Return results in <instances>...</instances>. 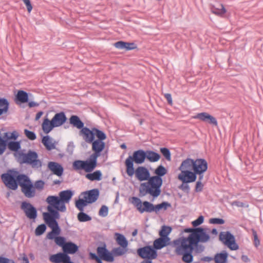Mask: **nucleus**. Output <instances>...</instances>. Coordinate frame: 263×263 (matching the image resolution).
Listing matches in <instances>:
<instances>
[{
  "label": "nucleus",
  "mask_w": 263,
  "mask_h": 263,
  "mask_svg": "<svg viewBox=\"0 0 263 263\" xmlns=\"http://www.w3.org/2000/svg\"><path fill=\"white\" fill-rule=\"evenodd\" d=\"M19 134L15 130L5 132L3 137L0 136V156L8 148L13 152L14 157L21 164H25L33 168L41 167L42 162L39 159L37 153L31 149L26 153L25 149H22L21 141L17 140Z\"/></svg>",
  "instance_id": "1"
},
{
  "label": "nucleus",
  "mask_w": 263,
  "mask_h": 263,
  "mask_svg": "<svg viewBox=\"0 0 263 263\" xmlns=\"http://www.w3.org/2000/svg\"><path fill=\"white\" fill-rule=\"evenodd\" d=\"M200 241L191 237L182 236L174 240L173 243L176 247V253L182 256V260L185 263H192L193 261V251L197 254L202 252L204 247Z\"/></svg>",
  "instance_id": "2"
},
{
  "label": "nucleus",
  "mask_w": 263,
  "mask_h": 263,
  "mask_svg": "<svg viewBox=\"0 0 263 263\" xmlns=\"http://www.w3.org/2000/svg\"><path fill=\"white\" fill-rule=\"evenodd\" d=\"M126 173L130 177L135 174L136 178L140 181H147L140 183L139 188V196L142 197L149 194L152 198L151 201H154L155 199L154 187L153 184L149 183L151 181L152 176H151L149 170L144 166H139L136 168H135L134 166L126 168Z\"/></svg>",
  "instance_id": "3"
},
{
  "label": "nucleus",
  "mask_w": 263,
  "mask_h": 263,
  "mask_svg": "<svg viewBox=\"0 0 263 263\" xmlns=\"http://www.w3.org/2000/svg\"><path fill=\"white\" fill-rule=\"evenodd\" d=\"M208 166V163L204 158L192 159L187 157L182 161L178 167V170L181 172L178 175V179L194 175L198 173L206 172Z\"/></svg>",
  "instance_id": "4"
},
{
  "label": "nucleus",
  "mask_w": 263,
  "mask_h": 263,
  "mask_svg": "<svg viewBox=\"0 0 263 263\" xmlns=\"http://www.w3.org/2000/svg\"><path fill=\"white\" fill-rule=\"evenodd\" d=\"M26 175L25 174L20 173L15 169L8 170L6 173L1 175V177L5 186L12 190L16 191L21 179Z\"/></svg>",
  "instance_id": "5"
},
{
  "label": "nucleus",
  "mask_w": 263,
  "mask_h": 263,
  "mask_svg": "<svg viewBox=\"0 0 263 263\" xmlns=\"http://www.w3.org/2000/svg\"><path fill=\"white\" fill-rule=\"evenodd\" d=\"M167 173V170L163 165H158L154 170L155 175L152 176L149 183L153 184L154 198L156 199L161 193V187L163 184L162 177Z\"/></svg>",
  "instance_id": "6"
},
{
  "label": "nucleus",
  "mask_w": 263,
  "mask_h": 263,
  "mask_svg": "<svg viewBox=\"0 0 263 263\" xmlns=\"http://www.w3.org/2000/svg\"><path fill=\"white\" fill-rule=\"evenodd\" d=\"M74 192L72 190H63L59 193V195H49L46 199L61 206L62 210L66 208V203H68L74 195Z\"/></svg>",
  "instance_id": "7"
},
{
  "label": "nucleus",
  "mask_w": 263,
  "mask_h": 263,
  "mask_svg": "<svg viewBox=\"0 0 263 263\" xmlns=\"http://www.w3.org/2000/svg\"><path fill=\"white\" fill-rule=\"evenodd\" d=\"M80 136L83 137L86 142L90 143L96 141V139L104 138L107 135L104 131L97 127H88L86 126L84 129L81 131Z\"/></svg>",
  "instance_id": "8"
},
{
  "label": "nucleus",
  "mask_w": 263,
  "mask_h": 263,
  "mask_svg": "<svg viewBox=\"0 0 263 263\" xmlns=\"http://www.w3.org/2000/svg\"><path fill=\"white\" fill-rule=\"evenodd\" d=\"M129 200L141 214L144 212L156 213V204L152 203L151 201H143L139 197L135 196L129 198Z\"/></svg>",
  "instance_id": "9"
},
{
  "label": "nucleus",
  "mask_w": 263,
  "mask_h": 263,
  "mask_svg": "<svg viewBox=\"0 0 263 263\" xmlns=\"http://www.w3.org/2000/svg\"><path fill=\"white\" fill-rule=\"evenodd\" d=\"M145 161V150L139 149L134 151L132 155H129L125 159V168L134 167V163L140 165Z\"/></svg>",
  "instance_id": "10"
},
{
  "label": "nucleus",
  "mask_w": 263,
  "mask_h": 263,
  "mask_svg": "<svg viewBox=\"0 0 263 263\" xmlns=\"http://www.w3.org/2000/svg\"><path fill=\"white\" fill-rule=\"evenodd\" d=\"M97 164L89 157L86 160H76L72 164V168L76 171L84 170L90 173L96 168Z\"/></svg>",
  "instance_id": "11"
},
{
  "label": "nucleus",
  "mask_w": 263,
  "mask_h": 263,
  "mask_svg": "<svg viewBox=\"0 0 263 263\" xmlns=\"http://www.w3.org/2000/svg\"><path fill=\"white\" fill-rule=\"evenodd\" d=\"M205 172H202L201 173H198L195 175L194 174V175H190L186 177L178 179L181 181V184L179 185L178 188L183 191L184 193L189 194L190 192V186L189 184L190 183L195 182L197 179L198 176V179L197 181L202 182V180L203 179L204 173Z\"/></svg>",
  "instance_id": "12"
},
{
  "label": "nucleus",
  "mask_w": 263,
  "mask_h": 263,
  "mask_svg": "<svg viewBox=\"0 0 263 263\" xmlns=\"http://www.w3.org/2000/svg\"><path fill=\"white\" fill-rule=\"evenodd\" d=\"M171 244V241H169L168 238L159 237L154 241L153 245H147L141 248L158 256V250H160Z\"/></svg>",
  "instance_id": "13"
},
{
  "label": "nucleus",
  "mask_w": 263,
  "mask_h": 263,
  "mask_svg": "<svg viewBox=\"0 0 263 263\" xmlns=\"http://www.w3.org/2000/svg\"><path fill=\"white\" fill-rule=\"evenodd\" d=\"M57 246L62 248V251L66 255L75 254L79 251V246L72 241H67L65 237H61Z\"/></svg>",
  "instance_id": "14"
},
{
  "label": "nucleus",
  "mask_w": 263,
  "mask_h": 263,
  "mask_svg": "<svg viewBox=\"0 0 263 263\" xmlns=\"http://www.w3.org/2000/svg\"><path fill=\"white\" fill-rule=\"evenodd\" d=\"M219 240L232 251L239 249V245L236 241L235 236L229 231L220 232Z\"/></svg>",
  "instance_id": "15"
},
{
  "label": "nucleus",
  "mask_w": 263,
  "mask_h": 263,
  "mask_svg": "<svg viewBox=\"0 0 263 263\" xmlns=\"http://www.w3.org/2000/svg\"><path fill=\"white\" fill-rule=\"evenodd\" d=\"M107 138V136L104 138L96 139V141L90 143L93 153L89 157L98 165V158L102 155V153L105 148L106 143L104 141Z\"/></svg>",
  "instance_id": "16"
},
{
  "label": "nucleus",
  "mask_w": 263,
  "mask_h": 263,
  "mask_svg": "<svg viewBox=\"0 0 263 263\" xmlns=\"http://www.w3.org/2000/svg\"><path fill=\"white\" fill-rule=\"evenodd\" d=\"M18 185L21 186V191L25 197L29 198L34 197L35 195V187L28 175H26L23 177Z\"/></svg>",
  "instance_id": "17"
},
{
  "label": "nucleus",
  "mask_w": 263,
  "mask_h": 263,
  "mask_svg": "<svg viewBox=\"0 0 263 263\" xmlns=\"http://www.w3.org/2000/svg\"><path fill=\"white\" fill-rule=\"evenodd\" d=\"M210 232L209 228L199 227L195 228L194 232L190 234L188 236L197 239L200 242L205 243L210 239Z\"/></svg>",
  "instance_id": "18"
},
{
  "label": "nucleus",
  "mask_w": 263,
  "mask_h": 263,
  "mask_svg": "<svg viewBox=\"0 0 263 263\" xmlns=\"http://www.w3.org/2000/svg\"><path fill=\"white\" fill-rule=\"evenodd\" d=\"M21 209L23 211L27 218L35 221L37 216V211L33 205L29 202L24 201L21 203Z\"/></svg>",
  "instance_id": "19"
},
{
  "label": "nucleus",
  "mask_w": 263,
  "mask_h": 263,
  "mask_svg": "<svg viewBox=\"0 0 263 263\" xmlns=\"http://www.w3.org/2000/svg\"><path fill=\"white\" fill-rule=\"evenodd\" d=\"M193 118L208 123L212 126L217 127L218 125L216 118L206 112L198 113L197 115L194 116Z\"/></svg>",
  "instance_id": "20"
},
{
  "label": "nucleus",
  "mask_w": 263,
  "mask_h": 263,
  "mask_svg": "<svg viewBox=\"0 0 263 263\" xmlns=\"http://www.w3.org/2000/svg\"><path fill=\"white\" fill-rule=\"evenodd\" d=\"M46 202L48 204L47 206V210L49 213H51L53 220H57V219H59L60 218L59 212H65L66 211V208H65L64 210H62L61 206L51 201H48L47 199H46Z\"/></svg>",
  "instance_id": "21"
},
{
  "label": "nucleus",
  "mask_w": 263,
  "mask_h": 263,
  "mask_svg": "<svg viewBox=\"0 0 263 263\" xmlns=\"http://www.w3.org/2000/svg\"><path fill=\"white\" fill-rule=\"evenodd\" d=\"M15 98L14 102L17 105H22L28 102L29 96L32 95L29 92H27L23 90H15L14 91Z\"/></svg>",
  "instance_id": "22"
},
{
  "label": "nucleus",
  "mask_w": 263,
  "mask_h": 263,
  "mask_svg": "<svg viewBox=\"0 0 263 263\" xmlns=\"http://www.w3.org/2000/svg\"><path fill=\"white\" fill-rule=\"evenodd\" d=\"M96 251L99 256L103 257V260L111 262L110 251L107 249L105 242H101L100 245L97 247Z\"/></svg>",
  "instance_id": "23"
},
{
  "label": "nucleus",
  "mask_w": 263,
  "mask_h": 263,
  "mask_svg": "<svg viewBox=\"0 0 263 263\" xmlns=\"http://www.w3.org/2000/svg\"><path fill=\"white\" fill-rule=\"evenodd\" d=\"M137 255L144 260L140 263H153L152 260L157 258V256L148 252L141 247L136 250Z\"/></svg>",
  "instance_id": "24"
},
{
  "label": "nucleus",
  "mask_w": 263,
  "mask_h": 263,
  "mask_svg": "<svg viewBox=\"0 0 263 263\" xmlns=\"http://www.w3.org/2000/svg\"><path fill=\"white\" fill-rule=\"evenodd\" d=\"M89 204L95 202L99 197L100 191L98 189H93L81 193Z\"/></svg>",
  "instance_id": "25"
},
{
  "label": "nucleus",
  "mask_w": 263,
  "mask_h": 263,
  "mask_svg": "<svg viewBox=\"0 0 263 263\" xmlns=\"http://www.w3.org/2000/svg\"><path fill=\"white\" fill-rule=\"evenodd\" d=\"M114 46L119 49L124 50L125 51H129L138 49L136 44L134 42H128L124 41H119L113 44Z\"/></svg>",
  "instance_id": "26"
},
{
  "label": "nucleus",
  "mask_w": 263,
  "mask_h": 263,
  "mask_svg": "<svg viewBox=\"0 0 263 263\" xmlns=\"http://www.w3.org/2000/svg\"><path fill=\"white\" fill-rule=\"evenodd\" d=\"M48 168L54 175L61 177L64 173V168L62 164L56 162L50 161L48 163Z\"/></svg>",
  "instance_id": "27"
},
{
  "label": "nucleus",
  "mask_w": 263,
  "mask_h": 263,
  "mask_svg": "<svg viewBox=\"0 0 263 263\" xmlns=\"http://www.w3.org/2000/svg\"><path fill=\"white\" fill-rule=\"evenodd\" d=\"M51 120L53 122L52 123L55 125V127H57L64 124L67 120V118L65 113L62 111L56 113Z\"/></svg>",
  "instance_id": "28"
},
{
  "label": "nucleus",
  "mask_w": 263,
  "mask_h": 263,
  "mask_svg": "<svg viewBox=\"0 0 263 263\" xmlns=\"http://www.w3.org/2000/svg\"><path fill=\"white\" fill-rule=\"evenodd\" d=\"M69 124L73 127L79 129V135L81 134V131L84 129L86 126H84V123L81 120L77 115H71L69 119Z\"/></svg>",
  "instance_id": "29"
},
{
  "label": "nucleus",
  "mask_w": 263,
  "mask_h": 263,
  "mask_svg": "<svg viewBox=\"0 0 263 263\" xmlns=\"http://www.w3.org/2000/svg\"><path fill=\"white\" fill-rule=\"evenodd\" d=\"M128 251L127 247L120 246L112 248L110 251L111 262L115 260V257L122 256Z\"/></svg>",
  "instance_id": "30"
},
{
  "label": "nucleus",
  "mask_w": 263,
  "mask_h": 263,
  "mask_svg": "<svg viewBox=\"0 0 263 263\" xmlns=\"http://www.w3.org/2000/svg\"><path fill=\"white\" fill-rule=\"evenodd\" d=\"M161 155L153 150H145V160L154 163L158 161L161 158Z\"/></svg>",
  "instance_id": "31"
},
{
  "label": "nucleus",
  "mask_w": 263,
  "mask_h": 263,
  "mask_svg": "<svg viewBox=\"0 0 263 263\" xmlns=\"http://www.w3.org/2000/svg\"><path fill=\"white\" fill-rule=\"evenodd\" d=\"M66 255L62 251L56 254H51L49 256V260L51 262L63 263Z\"/></svg>",
  "instance_id": "32"
},
{
  "label": "nucleus",
  "mask_w": 263,
  "mask_h": 263,
  "mask_svg": "<svg viewBox=\"0 0 263 263\" xmlns=\"http://www.w3.org/2000/svg\"><path fill=\"white\" fill-rule=\"evenodd\" d=\"M228 256V253L226 250H223L214 255V260L215 263H227Z\"/></svg>",
  "instance_id": "33"
},
{
  "label": "nucleus",
  "mask_w": 263,
  "mask_h": 263,
  "mask_svg": "<svg viewBox=\"0 0 263 263\" xmlns=\"http://www.w3.org/2000/svg\"><path fill=\"white\" fill-rule=\"evenodd\" d=\"M85 178L91 181H100L102 179V173L100 170H96L90 173H87Z\"/></svg>",
  "instance_id": "34"
},
{
  "label": "nucleus",
  "mask_w": 263,
  "mask_h": 263,
  "mask_svg": "<svg viewBox=\"0 0 263 263\" xmlns=\"http://www.w3.org/2000/svg\"><path fill=\"white\" fill-rule=\"evenodd\" d=\"M52 123V120H50L48 119L47 118V115H46L42 124V129L45 134H48L53 128L55 127V125Z\"/></svg>",
  "instance_id": "35"
},
{
  "label": "nucleus",
  "mask_w": 263,
  "mask_h": 263,
  "mask_svg": "<svg viewBox=\"0 0 263 263\" xmlns=\"http://www.w3.org/2000/svg\"><path fill=\"white\" fill-rule=\"evenodd\" d=\"M42 143L48 151H51L55 148V144L54 143H52V139L49 135L42 137Z\"/></svg>",
  "instance_id": "36"
},
{
  "label": "nucleus",
  "mask_w": 263,
  "mask_h": 263,
  "mask_svg": "<svg viewBox=\"0 0 263 263\" xmlns=\"http://www.w3.org/2000/svg\"><path fill=\"white\" fill-rule=\"evenodd\" d=\"M115 239L118 245L128 248V241L123 234L116 232Z\"/></svg>",
  "instance_id": "37"
},
{
  "label": "nucleus",
  "mask_w": 263,
  "mask_h": 263,
  "mask_svg": "<svg viewBox=\"0 0 263 263\" xmlns=\"http://www.w3.org/2000/svg\"><path fill=\"white\" fill-rule=\"evenodd\" d=\"M61 231L59 230H53L47 233L46 235V239L49 240H53L55 243L57 245L58 241L61 238V237H64L63 236H60Z\"/></svg>",
  "instance_id": "38"
},
{
  "label": "nucleus",
  "mask_w": 263,
  "mask_h": 263,
  "mask_svg": "<svg viewBox=\"0 0 263 263\" xmlns=\"http://www.w3.org/2000/svg\"><path fill=\"white\" fill-rule=\"evenodd\" d=\"M10 103L5 98H0V116L8 112Z\"/></svg>",
  "instance_id": "39"
},
{
  "label": "nucleus",
  "mask_w": 263,
  "mask_h": 263,
  "mask_svg": "<svg viewBox=\"0 0 263 263\" xmlns=\"http://www.w3.org/2000/svg\"><path fill=\"white\" fill-rule=\"evenodd\" d=\"M172 231V228L171 226L163 225L159 231V235L164 238H168L171 241V238L168 237Z\"/></svg>",
  "instance_id": "40"
},
{
  "label": "nucleus",
  "mask_w": 263,
  "mask_h": 263,
  "mask_svg": "<svg viewBox=\"0 0 263 263\" xmlns=\"http://www.w3.org/2000/svg\"><path fill=\"white\" fill-rule=\"evenodd\" d=\"M88 204H89V202L84 196L82 198H80V196L79 199H76L75 200V206L80 211H84L85 207L87 206Z\"/></svg>",
  "instance_id": "41"
},
{
  "label": "nucleus",
  "mask_w": 263,
  "mask_h": 263,
  "mask_svg": "<svg viewBox=\"0 0 263 263\" xmlns=\"http://www.w3.org/2000/svg\"><path fill=\"white\" fill-rule=\"evenodd\" d=\"M172 205L167 201H162L160 203L156 204V213H158L160 211L163 210H166L168 208H171Z\"/></svg>",
  "instance_id": "42"
},
{
  "label": "nucleus",
  "mask_w": 263,
  "mask_h": 263,
  "mask_svg": "<svg viewBox=\"0 0 263 263\" xmlns=\"http://www.w3.org/2000/svg\"><path fill=\"white\" fill-rule=\"evenodd\" d=\"M84 211H80L77 215L78 220L81 222H87L90 221L92 219L91 217L87 214L84 212Z\"/></svg>",
  "instance_id": "43"
},
{
  "label": "nucleus",
  "mask_w": 263,
  "mask_h": 263,
  "mask_svg": "<svg viewBox=\"0 0 263 263\" xmlns=\"http://www.w3.org/2000/svg\"><path fill=\"white\" fill-rule=\"evenodd\" d=\"M47 229L46 224L42 223L37 226L35 230V234L36 236H39L43 235Z\"/></svg>",
  "instance_id": "44"
},
{
  "label": "nucleus",
  "mask_w": 263,
  "mask_h": 263,
  "mask_svg": "<svg viewBox=\"0 0 263 263\" xmlns=\"http://www.w3.org/2000/svg\"><path fill=\"white\" fill-rule=\"evenodd\" d=\"M160 152L166 160L169 161L171 160V153L168 148L165 147H161Z\"/></svg>",
  "instance_id": "45"
},
{
  "label": "nucleus",
  "mask_w": 263,
  "mask_h": 263,
  "mask_svg": "<svg viewBox=\"0 0 263 263\" xmlns=\"http://www.w3.org/2000/svg\"><path fill=\"white\" fill-rule=\"evenodd\" d=\"M221 8H217L215 7H213L211 9V11L212 13L219 15V16H222L224 14H225L227 12L226 9L224 8V6L223 5H221Z\"/></svg>",
  "instance_id": "46"
},
{
  "label": "nucleus",
  "mask_w": 263,
  "mask_h": 263,
  "mask_svg": "<svg viewBox=\"0 0 263 263\" xmlns=\"http://www.w3.org/2000/svg\"><path fill=\"white\" fill-rule=\"evenodd\" d=\"M24 134L26 137L30 140H34L36 138L35 133L33 131L29 130L27 129H24Z\"/></svg>",
  "instance_id": "47"
},
{
  "label": "nucleus",
  "mask_w": 263,
  "mask_h": 263,
  "mask_svg": "<svg viewBox=\"0 0 263 263\" xmlns=\"http://www.w3.org/2000/svg\"><path fill=\"white\" fill-rule=\"evenodd\" d=\"M204 216L202 215H200L198 216V217L196 220L192 222L193 227L195 228L199 227L198 226L204 222Z\"/></svg>",
  "instance_id": "48"
},
{
  "label": "nucleus",
  "mask_w": 263,
  "mask_h": 263,
  "mask_svg": "<svg viewBox=\"0 0 263 263\" xmlns=\"http://www.w3.org/2000/svg\"><path fill=\"white\" fill-rule=\"evenodd\" d=\"M108 208L105 205H102L99 211V216L105 217L107 216L108 214Z\"/></svg>",
  "instance_id": "49"
},
{
  "label": "nucleus",
  "mask_w": 263,
  "mask_h": 263,
  "mask_svg": "<svg viewBox=\"0 0 263 263\" xmlns=\"http://www.w3.org/2000/svg\"><path fill=\"white\" fill-rule=\"evenodd\" d=\"M47 225L51 229V230H59L60 231H61V229L59 225V223L57 220H52L50 222H49Z\"/></svg>",
  "instance_id": "50"
},
{
  "label": "nucleus",
  "mask_w": 263,
  "mask_h": 263,
  "mask_svg": "<svg viewBox=\"0 0 263 263\" xmlns=\"http://www.w3.org/2000/svg\"><path fill=\"white\" fill-rule=\"evenodd\" d=\"M209 223L213 224H223L225 220L221 218H212L209 219Z\"/></svg>",
  "instance_id": "51"
},
{
  "label": "nucleus",
  "mask_w": 263,
  "mask_h": 263,
  "mask_svg": "<svg viewBox=\"0 0 263 263\" xmlns=\"http://www.w3.org/2000/svg\"><path fill=\"white\" fill-rule=\"evenodd\" d=\"M252 235L253 236V242L255 247L257 248L260 245V240L258 238L257 232L254 229H252Z\"/></svg>",
  "instance_id": "52"
},
{
  "label": "nucleus",
  "mask_w": 263,
  "mask_h": 263,
  "mask_svg": "<svg viewBox=\"0 0 263 263\" xmlns=\"http://www.w3.org/2000/svg\"><path fill=\"white\" fill-rule=\"evenodd\" d=\"M43 219L45 222V224H48L49 222L53 220L51 213H49L48 211V212L43 213Z\"/></svg>",
  "instance_id": "53"
},
{
  "label": "nucleus",
  "mask_w": 263,
  "mask_h": 263,
  "mask_svg": "<svg viewBox=\"0 0 263 263\" xmlns=\"http://www.w3.org/2000/svg\"><path fill=\"white\" fill-rule=\"evenodd\" d=\"M33 185L35 187V190L37 189V190L41 191L44 188L45 182L42 180H38L35 182Z\"/></svg>",
  "instance_id": "54"
},
{
  "label": "nucleus",
  "mask_w": 263,
  "mask_h": 263,
  "mask_svg": "<svg viewBox=\"0 0 263 263\" xmlns=\"http://www.w3.org/2000/svg\"><path fill=\"white\" fill-rule=\"evenodd\" d=\"M204 185L202 182L196 181L194 191L196 193L201 192L203 190Z\"/></svg>",
  "instance_id": "55"
},
{
  "label": "nucleus",
  "mask_w": 263,
  "mask_h": 263,
  "mask_svg": "<svg viewBox=\"0 0 263 263\" xmlns=\"http://www.w3.org/2000/svg\"><path fill=\"white\" fill-rule=\"evenodd\" d=\"M0 263H16V262L13 259L1 256H0Z\"/></svg>",
  "instance_id": "56"
},
{
  "label": "nucleus",
  "mask_w": 263,
  "mask_h": 263,
  "mask_svg": "<svg viewBox=\"0 0 263 263\" xmlns=\"http://www.w3.org/2000/svg\"><path fill=\"white\" fill-rule=\"evenodd\" d=\"M27 7V11L29 13H30L32 10V6L30 0H22Z\"/></svg>",
  "instance_id": "57"
},
{
  "label": "nucleus",
  "mask_w": 263,
  "mask_h": 263,
  "mask_svg": "<svg viewBox=\"0 0 263 263\" xmlns=\"http://www.w3.org/2000/svg\"><path fill=\"white\" fill-rule=\"evenodd\" d=\"M44 102V101H41V102L40 103H38L33 101L30 100L29 98L28 102H27L26 103H28V105L29 108H32V107L38 106L40 105V104L42 103V102Z\"/></svg>",
  "instance_id": "58"
},
{
  "label": "nucleus",
  "mask_w": 263,
  "mask_h": 263,
  "mask_svg": "<svg viewBox=\"0 0 263 263\" xmlns=\"http://www.w3.org/2000/svg\"><path fill=\"white\" fill-rule=\"evenodd\" d=\"M231 205L232 206H236L237 207H241V208H243V207H245V204L244 203H243L242 202H241V201H237V200H235V201H233L232 203H231Z\"/></svg>",
  "instance_id": "59"
},
{
  "label": "nucleus",
  "mask_w": 263,
  "mask_h": 263,
  "mask_svg": "<svg viewBox=\"0 0 263 263\" xmlns=\"http://www.w3.org/2000/svg\"><path fill=\"white\" fill-rule=\"evenodd\" d=\"M74 147V145L73 142H69L68 146H67V151L69 153V154H71L72 153Z\"/></svg>",
  "instance_id": "60"
},
{
  "label": "nucleus",
  "mask_w": 263,
  "mask_h": 263,
  "mask_svg": "<svg viewBox=\"0 0 263 263\" xmlns=\"http://www.w3.org/2000/svg\"><path fill=\"white\" fill-rule=\"evenodd\" d=\"M164 97L166 99L168 104L172 105L173 104V100L171 94L169 93H165Z\"/></svg>",
  "instance_id": "61"
},
{
  "label": "nucleus",
  "mask_w": 263,
  "mask_h": 263,
  "mask_svg": "<svg viewBox=\"0 0 263 263\" xmlns=\"http://www.w3.org/2000/svg\"><path fill=\"white\" fill-rule=\"evenodd\" d=\"M89 258L91 260H94L96 261L99 258V256L97 253L96 254L95 253L90 252L89 253Z\"/></svg>",
  "instance_id": "62"
},
{
  "label": "nucleus",
  "mask_w": 263,
  "mask_h": 263,
  "mask_svg": "<svg viewBox=\"0 0 263 263\" xmlns=\"http://www.w3.org/2000/svg\"><path fill=\"white\" fill-rule=\"evenodd\" d=\"M214 258L213 257L211 256H204L201 258L200 260L204 262H209L212 260H214Z\"/></svg>",
  "instance_id": "63"
},
{
  "label": "nucleus",
  "mask_w": 263,
  "mask_h": 263,
  "mask_svg": "<svg viewBox=\"0 0 263 263\" xmlns=\"http://www.w3.org/2000/svg\"><path fill=\"white\" fill-rule=\"evenodd\" d=\"M195 228H186L183 229L181 231V234H182L183 233H190L192 234L194 232Z\"/></svg>",
  "instance_id": "64"
}]
</instances>
